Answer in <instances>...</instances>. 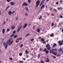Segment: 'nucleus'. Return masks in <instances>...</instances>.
I'll return each instance as SVG.
<instances>
[{
  "label": "nucleus",
  "mask_w": 63,
  "mask_h": 63,
  "mask_svg": "<svg viewBox=\"0 0 63 63\" xmlns=\"http://www.w3.org/2000/svg\"><path fill=\"white\" fill-rule=\"evenodd\" d=\"M40 1L39 0H38L36 3V8H38V6H39V5L40 4Z\"/></svg>",
  "instance_id": "nucleus-1"
},
{
  "label": "nucleus",
  "mask_w": 63,
  "mask_h": 63,
  "mask_svg": "<svg viewBox=\"0 0 63 63\" xmlns=\"http://www.w3.org/2000/svg\"><path fill=\"white\" fill-rule=\"evenodd\" d=\"M58 43L59 45L60 46H62V45H63V40L61 41H59Z\"/></svg>",
  "instance_id": "nucleus-2"
},
{
  "label": "nucleus",
  "mask_w": 63,
  "mask_h": 63,
  "mask_svg": "<svg viewBox=\"0 0 63 63\" xmlns=\"http://www.w3.org/2000/svg\"><path fill=\"white\" fill-rule=\"evenodd\" d=\"M22 28V25H21L18 28L17 31V33H18L19 31H20L21 29Z\"/></svg>",
  "instance_id": "nucleus-3"
},
{
  "label": "nucleus",
  "mask_w": 63,
  "mask_h": 63,
  "mask_svg": "<svg viewBox=\"0 0 63 63\" xmlns=\"http://www.w3.org/2000/svg\"><path fill=\"white\" fill-rule=\"evenodd\" d=\"M45 0H42L40 4V6H41V5H43V3H44L45 2Z\"/></svg>",
  "instance_id": "nucleus-4"
},
{
  "label": "nucleus",
  "mask_w": 63,
  "mask_h": 63,
  "mask_svg": "<svg viewBox=\"0 0 63 63\" xmlns=\"http://www.w3.org/2000/svg\"><path fill=\"white\" fill-rule=\"evenodd\" d=\"M28 5V4L27 3H26L25 2H24L22 4V6H27Z\"/></svg>",
  "instance_id": "nucleus-5"
},
{
  "label": "nucleus",
  "mask_w": 63,
  "mask_h": 63,
  "mask_svg": "<svg viewBox=\"0 0 63 63\" xmlns=\"http://www.w3.org/2000/svg\"><path fill=\"white\" fill-rule=\"evenodd\" d=\"M12 38H10L9 40L7 41V44H9V43L10 42L12 41Z\"/></svg>",
  "instance_id": "nucleus-6"
},
{
  "label": "nucleus",
  "mask_w": 63,
  "mask_h": 63,
  "mask_svg": "<svg viewBox=\"0 0 63 63\" xmlns=\"http://www.w3.org/2000/svg\"><path fill=\"white\" fill-rule=\"evenodd\" d=\"M56 44L55 43H54L53 44V45L52 46V47L53 48H54L56 46Z\"/></svg>",
  "instance_id": "nucleus-7"
},
{
  "label": "nucleus",
  "mask_w": 63,
  "mask_h": 63,
  "mask_svg": "<svg viewBox=\"0 0 63 63\" xmlns=\"http://www.w3.org/2000/svg\"><path fill=\"white\" fill-rule=\"evenodd\" d=\"M6 30L5 29H2V32L4 34H5V31Z\"/></svg>",
  "instance_id": "nucleus-8"
},
{
  "label": "nucleus",
  "mask_w": 63,
  "mask_h": 63,
  "mask_svg": "<svg viewBox=\"0 0 63 63\" xmlns=\"http://www.w3.org/2000/svg\"><path fill=\"white\" fill-rule=\"evenodd\" d=\"M47 60H46L45 61L46 62H49V59L48 58H47Z\"/></svg>",
  "instance_id": "nucleus-9"
},
{
  "label": "nucleus",
  "mask_w": 63,
  "mask_h": 63,
  "mask_svg": "<svg viewBox=\"0 0 63 63\" xmlns=\"http://www.w3.org/2000/svg\"><path fill=\"white\" fill-rule=\"evenodd\" d=\"M15 28V26H12L11 27V29H12V30H14V29Z\"/></svg>",
  "instance_id": "nucleus-10"
},
{
  "label": "nucleus",
  "mask_w": 63,
  "mask_h": 63,
  "mask_svg": "<svg viewBox=\"0 0 63 63\" xmlns=\"http://www.w3.org/2000/svg\"><path fill=\"white\" fill-rule=\"evenodd\" d=\"M13 43V40H12L10 42V43L9 44V46H10Z\"/></svg>",
  "instance_id": "nucleus-11"
},
{
  "label": "nucleus",
  "mask_w": 63,
  "mask_h": 63,
  "mask_svg": "<svg viewBox=\"0 0 63 63\" xmlns=\"http://www.w3.org/2000/svg\"><path fill=\"white\" fill-rule=\"evenodd\" d=\"M10 7L9 6H8L6 8V11H7V10H8V9H9V8H10Z\"/></svg>",
  "instance_id": "nucleus-12"
},
{
  "label": "nucleus",
  "mask_w": 63,
  "mask_h": 63,
  "mask_svg": "<svg viewBox=\"0 0 63 63\" xmlns=\"http://www.w3.org/2000/svg\"><path fill=\"white\" fill-rule=\"evenodd\" d=\"M27 25V24H25L24 26H23V28H25V27H26Z\"/></svg>",
  "instance_id": "nucleus-13"
},
{
  "label": "nucleus",
  "mask_w": 63,
  "mask_h": 63,
  "mask_svg": "<svg viewBox=\"0 0 63 63\" xmlns=\"http://www.w3.org/2000/svg\"><path fill=\"white\" fill-rule=\"evenodd\" d=\"M47 50H50V49H51V47H47Z\"/></svg>",
  "instance_id": "nucleus-14"
},
{
  "label": "nucleus",
  "mask_w": 63,
  "mask_h": 63,
  "mask_svg": "<svg viewBox=\"0 0 63 63\" xmlns=\"http://www.w3.org/2000/svg\"><path fill=\"white\" fill-rule=\"evenodd\" d=\"M50 47V45H49V44H47L46 46V47Z\"/></svg>",
  "instance_id": "nucleus-15"
},
{
  "label": "nucleus",
  "mask_w": 63,
  "mask_h": 63,
  "mask_svg": "<svg viewBox=\"0 0 63 63\" xmlns=\"http://www.w3.org/2000/svg\"><path fill=\"white\" fill-rule=\"evenodd\" d=\"M44 7H45V5H43L41 8V9H44Z\"/></svg>",
  "instance_id": "nucleus-16"
},
{
  "label": "nucleus",
  "mask_w": 63,
  "mask_h": 63,
  "mask_svg": "<svg viewBox=\"0 0 63 63\" xmlns=\"http://www.w3.org/2000/svg\"><path fill=\"white\" fill-rule=\"evenodd\" d=\"M53 49H51V51H49V52L50 53H52V52H53Z\"/></svg>",
  "instance_id": "nucleus-17"
},
{
  "label": "nucleus",
  "mask_w": 63,
  "mask_h": 63,
  "mask_svg": "<svg viewBox=\"0 0 63 63\" xmlns=\"http://www.w3.org/2000/svg\"><path fill=\"white\" fill-rule=\"evenodd\" d=\"M16 43H18L19 42V40H18V39H17H17L16 40Z\"/></svg>",
  "instance_id": "nucleus-18"
},
{
  "label": "nucleus",
  "mask_w": 63,
  "mask_h": 63,
  "mask_svg": "<svg viewBox=\"0 0 63 63\" xmlns=\"http://www.w3.org/2000/svg\"><path fill=\"white\" fill-rule=\"evenodd\" d=\"M12 11H10L9 12H8V14L9 15H10L12 14Z\"/></svg>",
  "instance_id": "nucleus-19"
},
{
  "label": "nucleus",
  "mask_w": 63,
  "mask_h": 63,
  "mask_svg": "<svg viewBox=\"0 0 63 63\" xmlns=\"http://www.w3.org/2000/svg\"><path fill=\"white\" fill-rule=\"evenodd\" d=\"M14 4H15V2H11L10 3V4H11L12 5H14Z\"/></svg>",
  "instance_id": "nucleus-20"
},
{
  "label": "nucleus",
  "mask_w": 63,
  "mask_h": 63,
  "mask_svg": "<svg viewBox=\"0 0 63 63\" xmlns=\"http://www.w3.org/2000/svg\"><path fill=\"white\" fill-rule=\"evenodd\" d=\"M54 36V34L53 33H52L50 35V37H53Z\"/></svg>",
  "instance_id": "nucleus-21"
},
{
  "label": "nucleus",
  "mask_w": 63,
  "mask_h": 63,
  "mask_svg": "<svg viewBox=\"0 0 63 63\" xmlns=\"http://www.w3.org/2000/svg\"><path fill=\"white\" fill-rule=\"evenodd\" d=\"M47 50V49L46 48H45L43 50L44 52H46V51Z\"/></svg>",
  "instance_id": "nucleus-22"
},
{
  "label": "nucleus",
  "mask_w": 63,
  "mask_h": 63,
  "mask_svg": "<svg viewBox=\"0 0 63 63\" xmlns=\"http://www.w3.org/2000/svg\"><path fill=\"white\" fill-rule=\"evenodd\" d=\"M37 32H40V30L39 29H37Z\"/></svg>",
  "instance_id": "nucleus-23"
},
{
  "label": "nucleus",
  "mask_w": 63,
  "mask_h": 63,
  "mask_svg": "<svg viewBox=\"0 0 63 63\" xmlns=\"http://www.w3.org/2000/svg\"><path fill=\"white\" fill-rule=\"evenodd\" d=\"M59 51L60 52H61V51H62V49L61 48H60L59 50Z\"/></svg>",
  "instance_id": "nucleus-24"
},
{
  "label": "nucleus",
  "mask_w": 63,
  "mask_h": 63,
  "mask_svg": "<svg viewBox=\"0 0 63 63\" xmlns=\"http://www.w3.org/2000/svg\"><path fill=\"white\" fill-rule=\"evenodd\" d=\"M40 62H41L40 63H45V61L43 60H41L40 61Z\"/></svg>",
  "instance_id": "nucleus-25"
},
{
  "label": "nucleus",
  "mask_w": 63,
  "mask_h": 63,
  "mask_svg": "<svg viewBox=\"0 0 63 63\" xmlns=\"http://www.w3.org/2000/svg\"><path fill=\"white\" fill-rule=\"evenodd\" d=\"M40 57H41V55L40 54H38V59H39L40 58Z\"/></svg>",
  "instance_id": "nucleus-26"
},
{
  "label": "nucleus",
  "mask_w": 63,
  "mask_h": 63,
  "mask_svg": "<svg viewBox=\"0 0 63 63\" xmlns=\"http://www.w3.org/2000/svg\"><path fill=\"white\" fill-rule=\"evenodd\" d=\"M17 40H22V38H17Z\"/></svg>",
  "instance_id": "nucleus-27"
},
{
  "label": "nucleus",
  "mask_w": 63,
  "mask_h": 63,
  "mask_svg": "<svg viewBox=\"0 0 63 63\" xmlns=\"http://www.w3.org/2000/svg\"><path fill=\"white\" fill-rule=\"evenodd\" d=\"M17 35H15L14 36V37L15 38H17Z\"/></svg>",
  "instance_id": "nucleus-28"
},
{
  "label": "nucleus",
  "mask_w": 63,
  "mask_h": 63,
  "mask_svg": "<svg viewBox=\"0 0 63 63\" xmlns=\"http://www.w3.org/2000/svg\"><path fill=\"white\" fill-rule=\"evenodd\" d=\"M57 48H55L54 49H53V50H54V51H57Z\"/></svg>",
  "instance_id": "nucleus-29"
},
{
  "label": "nucleus",
  "mask_w": 63,
  "mask_h": 63,
  "mask_svg": "<svg viewBox=\"0 0 63 63\" xmlns=\"http://www.w3.org/2000/svg\"><path fill=\"white\" fill-rule=\"evenodd\" d=\"M25 9L26 10H27V11H28V8L26 7L25 8Z\"/></svg>",
  "instance_id": "nucleus-30"
},
{
  "label": "nucleus",
  "mask_w": 63,
  "mask_h": 63,
  "mask_svg": "<svg viewBox=\"0 0 63 63\" xmlns=\"http://www.w3.org/2000/svg\"><path fill=\"white\" fill-rule=\"evenodd\" d=\"M3 45L4 46H5V45H6V43H5V42H3Z\"/></svg>",
  "instance_id": "nucleus-31"
},
{
  "label": "nucleus",
  "mask_w": 63,
  "mask_h": 63,
  "mask_svg": "<svg viewBox=\"0 0 63 63\" xmlns=\"http://www.w3.org/2000/svg\"><path fill=\"white\" fill-rule=\"evenodd\" d=\"M49 52V51L48 50H47L46 51V53H47V54H48Z\"/></svg>",
  "instance_id": "nucleus-32"
},
{
  "label": "nucleus",
  "mask_w": 63,
  "mask_h": 63,
  "mask_svg": "<svg viewBox=\"0 0 63 63\" xmlns=\"http://www.w3.org/2000/svg\"><path fill=\"white\" fill-rule=\"evenodd\" d=\"M52 53V54H53L54 55H55V56H56V53L55 52Z\"/></svg>",
  "instance_id": "nucleus-33"
},
{
  "label": "nucleus",
  "mask_w": 63,
  "mask_h": 63,
  "mask_svg": "<svg viewBox=\"0 0 63 63\" xmlns=\"http://www.w3.org/2000/svg\"><path fill=\"white\" fill-rule=\"evenodd\" d=\"M15 35L14 34H12L10 36V37H13Z\"/></svg>",
  "instance_id": "nucleus-34"
},
{
  "label": "nucleus",
  "mask_w": 63,
  "mask_h": 63,
  "mask_svg": "<svg viewBox=\"0 0 63 63\" xmlns=\"http://www.w3.org/2000/svg\"><path fill=\"white\" fill-rule=\"evenodd\" d=\"M41 41H42V42H44V39L42 38L41 39Z\"/></svg>",
  "instance_id": "nucleus-35"
},
{
  "label": "nucleus",
  "mask_w": 63,
  "mask_h": 63,
  "mask_svg": "<svg viewBox=\"0 0 63 63\" xmlns=\"http://www.w3.org/2000/svg\"><path fill=\"white\" fill-rule=\"evenodd\" d=\"M29 33H28V34H26V35L25 37H27V36H29Z\"/></svg>",
  "instance_id": "nucleus-36"
},
{
  "label": "nucleus",
  "mask_w": 63,
  "mask_h": 63,
  "mask_svg": "<svg viewBox=\"0 0 63 63\" xmlns=\"http://www.w3.org/2000/svg\"><path fill=\"white\" fill-rule=\"evenodd\" d=\"M22 53H19V56H22Z\"/></svg>",
  "instance_id": "nucleus-37"
},
{
  "label": "nucleus",
  "mask_w": 63,
  "mask_h": 63,
  "mask_svg": "<svg viewBox=\"0 0 63 63\" xmlns=\"http://www.w3.org/2000/svg\"><path fill=\"white\" fill-rule=\"evenodd\" d=\"M28 3H30L31 2V0H28Z\"/></svg>",
  "instance_id": "nucleus-38"
},
{
  "label": "nucleus",
  "mask_w": 63,
  "mask_h": 63,
  "mask_svg": "<svg viewBox=\"0 0 63 63\" xmlns=\"http://www.w3.org/2000/svg\"><path fill=\"white\" fill-rule=\"evenodd\" d=\"M52 57L53 58H54V59H55L56 58V57L54 56H52Z\"/></svg>",
  "instance_id": "nucleus-39"
},
{
  "label": "nucleus",
  "mask_w": 63,
  "mask_h": 63,
  "mask_svg": "<svg viewBox=\"0 0 63 63\" xmlns=\"http://www.w3.org/2000/svg\"><path fill=\"white\" fill-rule=\"evenodd\" d=\"M23 63V61H20V63Z\"/></svg>",
  "instance_id": "nucleus-40"
},
{
  "label": "nucleus",
  "mask_w": 63,
  "mask_h": 63,
  "mask_svg": "<svg viewBox=\"0 0 63 63\" xmlns=\"http://www.w3.org/2000/svg\"><path fill=\"white\" fill-rule=\"evenodd\" d=\"M20 47H23V44H22L21 45H20Z\"/></svg>",
  "instance_id": "nucleus-41"
},
{
  "label": "nucleus",
  "mask_w": 63,
  "mask_h": 63,
  "mask_svg": "<svg viewBox=\"0 0 63 63\" xmlns=\"http://www.w3.org/2000/svg\"><path fill=\"white\" fill-rule=\"evenodd\" d=\"M53 11H55V12H56V13H57V10H56V9H53Z\"/></svg>",
  "instance_id": "nucleus-42"
},
{
  "label": "nucleus",
  "mask_w": 63,
  "mask_h": 63,
  "mask_svg": "<svg viewBox=\"0 0 63 63\" xmlns=\"http://www.w3.org/2000/svg\"><path fill=\"white\" fill-rule=\"evenodd\" d=\"M40 17H39V19H41V18H42V16H40Z\"/></svg>",
  "instance_id": "nucleus-43"
},
{
  "label": "nucleus",
  "mask_w": 63,
  "mask_h": 63,
  "mask_svg": "<svg viewBox=\"0 0 63 63\" xmlns=\"http://www.w3.org/2000/svg\"><path fill=\"white\" fill-rule=\"evenodd\" d=\"M42 50H43V49H42L41 48H40V51H42Z\"/></svg>",
  "instance_id": "nucleus-44"
},
{
  "label": "nucleus",
  "mask_w": 63,
  "mask_h": 63,
  "mask_svg": "<svg viewBox=\"0 0 63 63\" xmlns=\"http://www.w3.org/2000/svg\"><path fill=\"white\" fill-rule=\"evenodd\" d=\"M25 53L26 54H28V51H27V50H26Z\"/></svg>",
  "instance_id": "nucleus-45"
},
{
  "label": "nucleus",
  "mask_w": 63,
  "mask_h": 63,
  "mask_svg": "<svg viewBox=\"0 0 63 63\" xmlns=\"http://www.w3.org/2000/svg\"><path fill=\"white\" fill-rule=\"evenodd\" d=\"M10 29H7V32H9V31H10Z\"/></svg>",
  "instance_id": "nucleus-46"
},
{
  "label": "nucleus",
  "mask_w": 63,
  "mask_h": 63,
  "mask_svg": "<svg viewBox=\"0 0 63 63\" xmlns=\"http://www.w3.org/2000/svg\"><path fill=\"white\" fill-rule=\"evenodd\" d=\"M7 47H8V45H7L5 47V49H6L7 48Z\"/></svg>",
  "instance_id": "nucleus-47"
},
{
  "label": "nucleus",
  "mask_w": 63,
  "mask_h": 63,
  "mask_svg": "<svg viewBox=\"0 0 63 63\" xmlns=\"http://www.w3.org/2000/svg\"><path fill=\"white\" fill-rule=\"evenodd\" d=\"M7 1L8 2H10V0H7Z\"/></svg>",
  "instance_id": "nucleus-48"
},
{
  "label": "nucleus",
  "mask_w": 63,
  "mask_h": 63,
  "mask_svg": "<svg viewBox=\"0 0 63 63\" xmlns=\"http://www.w3.org/2000/svg\"><path fill=\"white\" fill-rule=\"evenodd\" d=\"M16 31H14L13 32V34H15L16 33Z\"/></svg>",
  "instance_id": "nucleus-49"
},
{
  "label": "nucleus",
  "mask_w": 63,
  "mask_h": 63,
  "mask_svg": "<svg viewBox=\"0 0 63 63\" xmlns=\"http://www.w3.org/2000/svg\"><path fill=\"white\" fill-rule=\"evenodd\" d=\"M46 43V42L45 41H43V44H45V43Z\"/></svg>",
  "instance_id": "nucleus-50"
},
{
  "label": "nucleus",
  "mask_w": 63,
  "mask_h": 63,
  "mask_svg": "<svg viewBox=\"0 0 63 63\" xmlns=\"http://www.w3.org/2000/svg\"><path fill=\"white\" fill-rule=\"evenodd\" d=\"M54 23H52V24H51V25H52V26H53V25H54Z\"/></svg>",
  "instance_id": "nucleus-51"
},
{
  "label": "nucleus",
  "mask_w": 63,
  "mask_h": 63,
  "mask_svg": "<svg viewBox=\"0 0 63 63\" xmlns=\"http://www.w3.org/2000/svg\"><path fill=\"white\" fill-rule=\"evenodd\" d=\"M62 1L61 0H60V3H62Z\"/></svg>",
  "instance_id": "nucleus-52"
},
{
  "label": "nucleus",
  "mask_w": 63,
  "mask_h": 63,
  "mask_svg": "<svg viewBox=\"0 0 63 63\" xmlns=\"http://www.w3.org/2000/svg\"><path fill=\"white\" fill-rule=\"evenodd\" d=\"M60 17H61V18H62V17H63V16H62V15H60Z\"/></svg>",
  "instance_id": "nucleus-53"
},
{
  "label": "nucleus",
  "mask_w": 63,
  "mask_h": 63,
  "mask_svg": "<svg viewBox=\"0 0 63 63\" xmlns=\"http://www.w3.org/2000/svg\"><path fill=\"white\" fill-rule=\"evenodd\" d=\"M34 40V39L32 38L31 40V41H33Z\"/></svg>",
  "instance_id": "nucleus-54"
},
{
  "label": "nucleus",
  "mask_w": 63,
  "mask_h": 63,
  "mask_svg": "<svg viewBox=\"0 0 63 63\" xmlns=\"http://www.w3.org/2000/svg\"><path fill=\"white\" fill-rule=\"evenodd\" d=\"M25 16H28V14H27V13H26L25 14Z\"/></svg>",
  "instance_id": "nucleus-55"
},
{
  "label": "nucleus",
  "mask_w": 63,
  "mask_h": 63,
  "mask_svg": "<svg viewBox=\"0 0 63 63\" xmlns=\"http://www.w3.org/2000/svg\"><path fill=\"white\" fill-rule=\"evenodd\" d=\"M56 4H57V5H58V2H56Z\"/></svg>",
  "instance_id": "nucleus-56"
},
{
  "label": "nucleus",
  "mask_w": 63,
  "mask_h": 63,
  "mask_svg": "<svg viewBox=\"0 0 63 63\" xmlns=\"http://www.w3.org/2000/svg\"><path fill=\"white\" fill-rule=\"evenodd\" d=\"M10 60H12V58H10Z\"/></svg>",
  "instance_id": "nucleus-57"
},
{
  "label": "nucleus",
  "mask_w": 63,
  "mask_h": 63,
  "mask_svg": "<svg viewBox=\"0 0 63 63\" xmlns=\"http://www.w3.org/2000/svg\"><path fill=\"white\" fill-rule=\"evenodd\" d=\"M51 16H54V15L53 14H51Z\"/></svg>",
  "instance_id": "nucleus-58"
},
{
  "label": "nucleus",
  "mask_w": 63,
  "mask_h": 63,
  "mask_svg": "<svg viewBox=\"0 0 63 63\" xmlns=\"http://www.w3.org/2000/svg\"><path fill=\"white\" fill-rule=\"evenodd\" d=\"M26 57V58H28V57H29V56H28V55H27Z\"/></svg>",
  "instance_id": "nucleus-59"
},
{
  "label": "nucleus",
  "mask_w": 63,
  "mask_h": 63,
  "mask_svg": "<svg viewBox=\"0 0 63 63\" xmlns=\"http://www.w3.org/2000/svg\"><path fill=\"white\" fill-rule=\"evenodd\" d=\"M60 56V54H58L57 56V57H58L59 56Z\"/></svg>",
  "instance_id": "nucleus-60"
},
{
  "label": "nucleus",
  "mask_w": 63,
  "mask_h": 63,
  "mask_svg": "<svg viewBox=\"0 0 63 63\" xmlns=\"http://www.w3.org/2000/svg\"><path fill=\"white\" fill-rule=\"evenodd\" d=\"M23 60H26V59L25 58H23Z\"/></svg>",
  "instance_id": "nucleus-61"
},
{
  "label": "nucleus",
  "mask_w": 63,
  "mask_h": 63,
  "mask_svg": "<svg viewBox=\"0 0 63 63\" xmlns=\"http://www.w3.org/2000/svg\"><path fill=\"white\" fill-rule=\"evenodd\" d=\"M60 9V7H59L58 8V10H59Z\"/></svg>",
  "instance_id": "nucleus-62"
},
{
  "label": "nucleus",
  "mask_w": 63,
  "mask_h": 63,
  "mask_svg": "<svg viewBox=\"0 0 63 63\" xmlns=\"http://www.w3.org/2000/svg\"><path fill=\"white\" fill-rule=\"evenodd\" d=\"M49 41V40H47L46 41L47 42V43H48V41Z\"/></svg>",
  "instance_id": "nucleus-63"
},
{
  "label": "nucleus",
  "mask_w": 63,
  "mask_h": 63,
  "mask_svg": "<svg viewBox=\"0 0 63 63\" xmlns=\"http://www.w3.org/2000/svg\"><path fill=\"white\" fill-rule=\"evenodd\" d=\"M15 11H13L12 12V14H13V13H15Z\"/></svg>",
  "instance_id": "nucleus-64"
}]
</instances>
